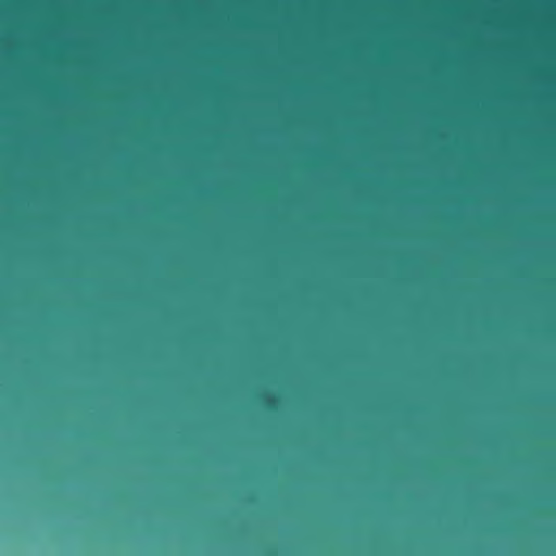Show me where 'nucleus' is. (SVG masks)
<instances>
[{
  "label": "nucleus",
  "instance_id": "nucleus-1",
  "mask_svg": "<svg viewBox=\"0 0 556 556\" xmlns=\"http://www.w3.org/2000/svg\"><path fill=\"white\" fill-rule=\"evenodd\" d=\"M263 402L266 408L274 410L277 408L278 397L275 395H264Z\"/></svg>",
  "mask_w": 556,
  "mask_h": 556
}]
</instances>
